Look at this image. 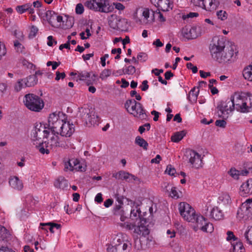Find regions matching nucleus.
<instances>
[{"label": "nucleus", "mask_w": 252, "mask_h": 252, "mask_svg": "<svg viewBox=\"0 0 252 252\" xmlns=\"http://www.w3.org/2000/svg\"><path fill=\"white\" fill-rule=\"evenodd\" d=\"M56 132L49 130L44 124H37L31 132L33 144L42 154L49 153L50 149L56 147L65 148L68 146V140L60 137Z\"/></svg>", "instance_id": "nucleus-1"}, {"label": "nucleus", "mask_w": 252, "mask_h": 252, "mask_svg": "<svg viewBox=\"0 0 252 252\" xmlns=\"http://www.w3.org/2000/svg\"><path fill=\"white\" fill-rule=\"evenodd\" d=\"M209 48L212 58L220 63H231L235 60L236 46L223 38H214Z\"/></svg>", "instance_id": "nucleus-2"}, {"label": "nucleus", "mask_w": 252, "mask_h": 252, "mask_svg": "<svg viewBox=\"0 0 252 252\" xmlns=\"http://www.w3.org/2000/svg\"><path fill=\"white\" fill-rule=\"evenodd\" d=\"M131 239L126 234L119 233L112 236L110 244L106 245L107 252H130Z\"/></svg>", "instance_id": "nucleus-3"}, {"label": "nucleus", "mask_w": 252, "mask_h": 252, "mask_svg": "<svg viewBox=\"0 0 252 252\" xmlns=\"http://www.w3.org/2000/svg\"><path fill=\"white\" fill-rule=\"evenodd\" d=\"M77 116L89 126L97 125L99 121L94 108L87 105L79 108Z\"/></svg>", "instance_id": "nucleus-4"}, {"label": "nucleus", "mask_w": 252, "mask_h": 252, "mask_svg": "<svg viewBox=\"0 0 252 252\" xmlns=\"http://www.w3.org/2000/svg\"><path fill=\"white\" fill-rule=\"evenodd\" d=\"M234 109L241 113L252 110V95H231Z\"/></svg>", "instance_id": "nucleus-5"}, {"label": "nucleus", "mask_w": 252, "mask_h": 252, "mask_svg": "<svg viewBox=\"0 0 252 252\" xmlns=\"http://www.w3.org/2000/svg\"><path fill=\"white\" fill-rule=\"evenodd\" d=\"M85 5L89 9H93L101 12L108 13L114 9L108 0H88Z\"/></svg>", "instance_id": "nucleus-6"}, {"label": "nucleus", "mask_w": 252, "mask_h": 252, "mask_svg": "<svg viewBox=\"0 0 252 252\" xmlns=\"http://www.w3.org/2000/svg\"><path fill=\"white\" fill-rule=\"evenodd\" d=\"M125 108L130 114L140 119H145L146 115L142 105L134 99L127 100L125 104Z\"/></svg>", "instance_id": "nucleus-7"}, {"label": "nucleus", "mask_w": 252, "mask_h": 252, "mask_svg": "<svg viewBox=\"0 0 252 252\" xmlns=\"http://www.w3.org/2000/svg\"><path fill=\"white\" fill-rule=\"evenodd\" d=\"M25 105L29 110L39 112L44 107V102L38 95H25L23 99Z\"/></svg>", "instance_id": "nucleus-8"}, {"label": "nucleus", "mask_w": 252, "mask_h": 252, "mask_svg": "<svg viewBox=\"0 0 252 252\" xmlns=\"http://www.w3.org/2000/svg\"><path fill=\"white\" fill-rule=\"evenodd\" d=\"M194 219V220L189 222L194 223L193 229L195 231L198 230L208 233H211L213 231L214 227L212 223L208 222L202 216L196 214Z\"/></svg>", "instance_id": "nucleus-9"}, {"label": "nucleus", "mask_w": 252, "mask_h": 252, "mask_svg": "<svg viewBox=\"0 0 252 252\" xmlns=\"http://www.w3.org/2000/svg\"><path fill=\"white\" fill-rule=\"evenodd\" d=\"M66 119V115L61 112L51 114L48 117V127L47 128L56 132Z\"/></svg>", "instance_id": "nucleus-10"}, {"label": "nucleus", "mask_w": 252, "mask_h": 252, "mask_svg": "<svg viewBox=\"0 0 252 252\" xmlns=\"http://www.w3.org/2000/svg\"><path fill=\"white\" fill-rule=\"evenodd\" d=\"M219 116L222 119H227L232 115L234 110V104L231 96L225 101H222L218 106Z\"/></svg>", "instance_id": "nucleus-11"}, {"label": "nucleus", "mask_w": 252, "mask_h": 252, "mask_svg": "<svg viewBox=\"0 0 252 252\" xmlns=\"http://www.w3.org/2000/svg\"><path fill=\"white\" fill-rule=\"evenodd\" d=\"M146 220H143L140 223H130L128 222L125 223L124 226L128 230H133V233L137 236H142L145 237L148 235L150 231L145 225Z\"/></svg>", "instance_id": "nucleus-12"}, {"label": "nucleus", "mask_w": 252, "mask_h": 252, "mask_svg": "<svg viewBox=\"0 0 252 252\" xmlns=\"http://www.w3.org/2000/svg\"><path fill=\"white\" fill-rule=\"evenodd\" d=\"M179 210L183 219L189 222L194 220V217L196 214L194 209L186 202H181L179 205Z\"/></svg>", "instance_id": "nucleus-13"}, {"label": "nucleus", "mask_w": 252, "mask_h": 252, "mask_svg": "<svg viewBox=\"0 0 252 252\" xmlns=\"http://www.w3.org/2000/svg\"><path fill=\"white\" fill-rule=\"evenodd\" d=\"M239 217L247 220L252 218V198L243 203L237 211Z\"/></svg>", "instance_id": "nucleus-14"}, {"label": "nucleus", "mask_w": 252, "mask_h": 252, "mask_svg": "<svg viewBox=\"0 0 252 252\" xmlns=\"http://www.w3.org/2000/svg\"><path fill=\"white\" fill-rule=\"evenodd\" d=\"M74 130V125L67 121L66 119L56 132L57 134H60L62 137H68L73 134Z\"/></svg>", "instance_id": "nucleus-15"}, {"label": "nucleus", "mask_w": 252, "mask_h": 252, "mask_svg": "<svg viewBox=\"0 0 252 252\" xmlns=\"http://www.w3.org/2000/svg\"><path fill=\"white\" fill-rule=\"evenodd\" d=\"M130 205H132V209L130 212V219L134 221V223H140L143 220H145L144 218H142L140 216L141 211L138 206L140 205V202H133L130 201Z\"/></svg>", "instance_id": "nucleus-16"}, {"label": "nucleus", "mask_w": 252, "mask_h": 252, "mask_svg": "<svg viewBox=\"0 0 252 252\" xmlns=\"http://www.w3.org/2000/svg\"><path fill=\"white\" fill-rule=\"evenodd\" d=\"M182 32L184 37L188 39H195L200 35L195 27L190 28L186 26L183 28Z\"/></svg>", "instance_id": "nucleus-17"}, {"label": "nucleus", "mask_w": 252, "mask_h": 252, "mask_svg": "<svg viewBox=\"0 0 252 252\" xmlns=\"http://www.w3.org/2000/svg\"><path fill=\"white\" fill-rule=\"evenodd\" d=\"M240 193L243 196L252 194V178L247 180L240 187Z\"/></svg>", "instance_id": "nucleus-18"}, {"label": "nucleus", "mask_w": 252, "mask_h": 252, "mask_svg": "<svg viewBox=\"0 0 252 252\" xmlns=\"http://www.w3.org/2000/svg\"><path fill=\"white\" fill-rule=\"evenodd\" d=\"M189 160L192 166L196 168H199L202 166V161L201 156L194 151L190 153Z\"/></svg>", "instance_id": "nucleus-19"}, {"label": "nucleus", "mask_w": 252, "mask_h": 252, "mask_svg": "<svg viewBox=\"0 0 252 252\" xmlns=\"http://www.w3.org/2000/svg\"><path fill=\"white\" fill-rule=\"evenodd\" d=\"M108 24L109 26L113 29H121L122 26L121 23L125 21V19H121L115 14H112L108 17Z\"/></svg>", "instance_id": "nucleus-20"}, {"label": "nucleus", "mask_w": 252, "mask_h": 252, "mask_svg": "<svg viewBox=\"0 0 252 252\" xmlns=\"http://www.w3.org/2000/svg\"><path fill=\"white\" fill-rule=\"evenodd\" d=\"M9 184L13 189L21 191L24 188L23 181L17 176H11L9 179Z\"/></svg>", "instance_id": "nucleus-21"}, {"label": "nucleus", "mask_w": 252, "mask_h": 252, "mask_svg": "<svg viewBox=\"0 0 252 252\" xmlns=\"http://www.w3.org/2000/svg\"><path fill=\"white\" fill-rule=\"evenodd\" d=\"M151 1L157 3V6L163 11H168L172 9V2L170 0H151Z\"/></svg>", "instance_id": "nucleus-22"}, {"label": "nucleus", "mask_w": 252, "mask_h": 252, "mask_svg": "<svg viewBox=\"0 0 252 252\" xmlns=\"http://www.w3.org/2000/svg\"><path fill=\"white\" fill-rule=\"evenodd\" d=\"M209 217L216 220H221L224 217L223 213L219 207H214L210 211Z\"/></svg>", "instance_id": "nucleus-23"}, {"label": "nucleus", "mask_w": 252, "mask_h": 252, "mask_svg": "<svg viewBox=\"0 0 252 252\" xmlns=\"http://www.w3.org/2000/svg\"><path fill=\"white\" fill-rule=\"evenodd\" d=\"M113 177L118 180H126L128 181H131L132 180H135V176L129 174L127 172L121 171L119 172L114 173L113 174Z\"/></svg>", "instance_id": "nucleus-24"}, {"label": "nucleus", "mask_w": 252, "mask_h": 252, "mask_svg": "<svg viewBox=\"0 0 252 252\" xmlns=\"http://www.w3.org/2000/svg\"><path fill=\"white\" fill-rule=\"evenodd\" d=\"M56 17V13L53 11L48 10L45 13V18L48 23L53 27L59 28L60 24H55Z\"/></svg>", "instance_id": "nucleus-25"}, {"label": "nucleus", "mask_w": 252, "mask_h": 252, "mask_svg": "<svg viewBox=\"0 0 252 252\" xmlns=\"http://www.w3.org/2000/svg\"><path fill=\"white\" fill-rule=\"evenodd\" d=\"M233 252H244L245 248L242 243L239 239H235L231 242Z\"/></svg>", "instance_id": "nucleus-26"}, {"label": "nucleus", "mask_w": 252, "mask_h": 252, "mask_svg": "<svg viewBox=\"0 0 252 252\" xmlns=\"http://www.w3.org/2000/svg\"><path fill=\"white\" fill-rule=\"evenodd\" d=\"M54 186L57 188L64 189L68 187V182L63 177H60L54 183Z\"/></svg>", "instance_id": "nucleus-27"}, {"label": "nucleus", "mask_w": 252, "mask_h": 252, "mask_svg": "<svg viewBox=\"0 0 252 252\" xmlns=\"http://www.w3.org/2000/svg\"><path fill=\"white\" fill-rule=\"evenodd\" d=\"M24 80L25 87L33 86L37 82V78L35 75H30Z\"/></svg>", "instance_id": "nucleus-28"}, {"label": "nucleus", "mask_w": 252, "mask_h": 252, "mask_svg": "<svg viewBox=\"0 0 252 252\" xmlns=\"http://www.w3.org/2000/svg\"><path fill=\"white\" fill-rule=\"evenodd\" d=\"M186 132L184 130L175 132L173 135L171 136V141L174 142H179L186 135Z\"/></svg>", "instance_id": "nucleus-29"}, {"label": "nucleus", "mask_w": 252, "mask_h": 252, "mask_svg": "<svg viewBox=\"0 0 252 252\" xmlns=\"http://www.w3.org/2000/svg\"><path fill=\"white\" fill-rule=\"evenodd\" d=\"M135 143L145 150H147L148 149V143L145 139L139 136L136 137Z\"/></svg>", "instance_id": "nucleus-30"}, {"label": "nucleus", "mask_w": 252, "mask_h": 252, "mask_svg": "<svg viewBox=\"0 0 252 252\" xmlns=\"http://www.w3.org/2000/svg\"><path fill=\"white\" fill-rule=\"evenodd\" d=\"M231 202V199L229 195L227 194H222L220 195L218 199V203L221 204L228 205Z\"/></svg>", "instance_id": "nucleus-31"}, {"label": "nucleus", "mask_w": 252, "mask_h": 252, "mask_svg": "<svg viewBox=\"0 0 252 252\" xmlns=\"http://www.w3.org/2000/svg\"><path fill=\"white\" fill-rule=\"evenodd\" d=\"M243 75L246 79L252 81V65H250L244 68Z\"/></svg>", "instance_id": "nucleus-32"}, {"label": "nucleus", "mask_w": 252, "mask_h": 252, "mask_svg": "<svg viewBox=\"0 0 252 252\" xmlns=\"http://www.w3.org/2000/svg\"><path fill=\"white\" fill-rule=\"evenodd\" d=\"M40 225L43 226H49V230L52 233H54L55 232L54 229L58 230L61 228V225L60 224L51 222L48 223H41Z\"/></svg>", "instance_id": "nucleus-33"}, {"label": "nucleus", "mask_w": 252, "mask_h": 252, "mask_svg": "<svg viewBox=\"0 0 252 252\" xmlns=\"http://www.w3.org/2000/svg\"><path fill=\"white\" fill-rule=\"evenodd\" d=\"M9 235L7 230L4 226L0 225V241L8 238Z\"/></svg>", "instance_id": "nucleus-34"}, {"label": "nucleus", "mask_w": 252, "mask_h": 252, "mask_svg": "<svg viewBox=\"0 0 252 252\" xmlns=\"http://www.w3.org/2000/svg\"><path fill=\"white\" fill-rule=\"evenodd\" d=\"M30 6H31V3H27L22 5L17 6L16 9L18 13L22 14L27 11L30 8Z\"/></svg>", "instance_id": "nucleus-35"}, {"label": "nucleus", "mask_w": 252, "mask_h": 252, "mask_svg": "<svg viewBox=\"0 0 252 252\" xmlns=\"http://www.w3.org/2000/svg\"><path fill=\"white\" fill-rule=\"evenodd\" d=\"M219 0H211L209 2V7H208V10L210 11L215 10L220 5Z\"/></svg>", "instance_id": "nucleus-36"}, {"label": "nucleus", "mask_w": 252, "mask_h": 252, "mask_svg": "<svg viewBox=\"0 0 252 252\" xmlns=\"http://www.w3.org/2000/svg\"><path fill=\"white\" fill-rule=\"evenodd\" d=\"M244 236L246 241L249 244L252 245V226L245 232Z\"/></svg>", "instance_id": "nucleus-37"}, {"label": "nucleus", "mask_w": 252, "mask_h": 252, "mask_svg": "<svg viewBox=\"0 0 252 252\" xmlns=\"http://www.w3.org/2000/svg\"><path fill=\"white\" fill-rule=\"evenodd\" d=\"M135 71V67L133 65H129L123 70L124 74L128 75H133Z\"/></svg>", "instance_id": "nucleus-38"}, {"label": "nucleus", "mask_w": 252, "mask_h": 252, "mask_svg": "<svg viewBox=\"0 0 252 252\" xmlns=\"http://www.w3.org/2000/svg\"><path fill=\"white\" fill-rule=\"evenodd\" d=\"M169 196L174 199H178V198H179V193L178 192L176 188L174 187H171L170 189Z\"/></svg>", "instance_id": "nucleus-39"}, {"label": "nucleus", "mask_w": 252, "mask_h": 252, "mask_svg": "<svg viewBox=\"0 0 252 252\" xmlns=\"http://www.w3.org/2000/svg\"><path fill=\"white\" fill-rule=\"evenodd\" d=\"M25 83L24 79H21L19 80L17 83L15 84L14 88L15 90L18 92L20 91L23 88L25 87Z\"/></svg>", "instance_id": "nucleus-40"}, {"label": "nucleus", "mask_w": 252, "mask_h": 252, "mask_svg": "<svg viewBox=\"0 0 252 252\" xmlns=\"http://www.w3.org/2000/svg\"><path fill=\"white\" fill-rule=\"evenodd\" d=\"M228 173L234 179H238L239 172L234 168H231Z\"/></svg>", "instance_id": "nucleus-41"}, {"label": "nucleus", "mask_w": 252, "mask_h": 252, "mask_svg": "<svg viewBox=\"0 0 252 252\" xmlns=\"http://www.w3.org/2000/svg\"><path fill=\"white\" fill-rule=\"evenodd\" d=\"M85 166H83L82 164L78 159V163H76L75 166L73 168V171H85Z\"/></svg>", "instance_id": "nucleus-42"}, {"label": "nucleus", "mask_w": 252, "mask_h": 252, "mask_svg": "<svg viewBox=\"0 0 252 252\" xmlns=\"http://www.w3.org/2000/svg\"><path fill=\"white\" fill-rule=\"evenodd\" d=\"M204 0H191V2L196 6H199L207 10L204 3Z\"/></svg>", "instance_id": "nucleus-43"}, {"label": "nucleus", "mask_w": 252, "mask_h": 252, "mask_svg": "<svg viewBox=\"0 0 252 252\" xmlns=\"http://www.w3.org/2000/svg\"><path fill=\"white\" fill-rule=\"evenodd\" d=\"M217 15L219 19L221 20H224L227 19V14L225 11L220 10L217 13Z\"/></svg>", "instance_id": "nucleus-44"}, {"label": "nucleus", "mask_w": 252, "mask_h": 252, "mask_svg": "<svg viewBox=\"0 0 252 252\" xmlns=\"http://www.w3.org/2000/svg\"><path fill=\"white\" fill-rule=\"evenodd\" d=\"M38 31V29L36 27L34 26H32L31 28L30 32L29 34V38H32L35 37Z\"/></svg>", "instance_id": "nucleus-45"}, {"label": "nucleus", "mask_w": 252, "mask_h": 252, "mask_svg": "<svg viewBox=\"0 0 252 252\" xmlns=\"http://www.w3.org/2000/svg\"><path fill=\"white\" fill-rule=\"evenodd\" d=\"M226 235L227 237L226 239L227 241H230L231 242H233L235 239H239L238 238L235 237L232 231H228L226 233Z\"/></svg>", "instance_id": "nucleus-46"}, {"label": "nucleus", "mask_w": 252, "mask_h": 252, "mask_svg": "<svg viewBox=\"0 0 252 252\" xmlns=\"http://www.w3.org/2000/svg\"><path fill=\"white\" fill-rule=\"evenodd\" d=\"M165 172L169 175L173 176L176 171V169L171 165H168L166 167Z\"/></svg>", "instance_id": "nucleus-47"}, {"label": "nucleus", "mask_w": 252, "mask_h": 252, "mask_svg": "<svg viewBox=\"0 0 252 252\" xmlns=\"http://www.w3.org/2000/svg\"><path fill=\"white\" fill-rule=\"evenodd\" d=\"M111 74V71L110 69H104L100 74V77L102 79H104L109 76Z\"/></svg>", "instance_id": "nucleus-48"}, {"label": "nucleus", "mask_w": 252, "mask_h": 252, "mask_svg": "<svg viewBox=\"0 0 252 252\" xmlns=\"http://www.w3.org/2000/svg\"><path fill=\"white\" fill-rule=\"evenodd\" d=\"M73 164L71 163L70 159L64 163V170L65 171H73Z\"/></svg>", "instance_id": "nucleus-49"}, {"label": "nucleus", "mask_w": 252, "mask_h": 252, "mask_svg": "<svg viewBox=\"0 0 252 252\" xmlns=\"http://www.w3.org/2000/svg\"><path fill=\"white\" fill-rule=\"evenodd\" d=\"M223 120H218L215 122V125L219 127L224 128L226 125V122Z\"/></svg>", "instance_id": "nucleus-50"}, {"label": "nucleus", "mask_w": 252, "mask_h": 252, "mask_svg": "<svg viewBox=\"0 0 252 252\" xmlns=\"http://www.w3.org/2000/svg\"><path fill=\"white\" fill-rule=\"evenodd\" d=\"M84 10V6L82 3H78L76 5L75 11L77 14H81L83 13Z\"/></svg>", "instance_id": "nucleus-51"}, {"label": "nucleus", "mask_w": 252, "mask_h": 252, "mask_svg": "<svg viewBox=\"0 0 252 252\" xmlns=\"http://www.w3.org/2000/svg\"><path fill=\"white\" fill-rule=\"evenodd\" d=\"M121 203L119 202V205H117L114 209V213L115 215H120V213L123 212V210L121 209Z\"/></svg>", "instance_id": "nucleus-52"}, {"label": "nucleus", "mask_w": 252, "mask_h": 252, "mask_svg": "<svg viewBox=\"0 0 252 252\" xmlns=\"http://www.w3.org/2000/svg\"><path fill=\"white\" fill-rule=\"evenodd\" d=\"M146 127L147 129L149 130L151 127L150 125L149 124H146L143 126H139L138 128V131L141 134H142L145 131Z\"/></svg>", "instance_id": "nucleus-53"}, {"label": "nucleus", "mask_w": 252, "mask_h": 252, "mask_svg": "<svg viewBox=\"0 0 252 252\" xmlns=\"http://www.w3.org/2000/svg\"><path fill=\"white\" fill-rule=\"evenodd\" d=\"M198 13L196 12H190L187 15H184L182 16V18L184 20L188 19L189 18H193L194 17H197L198 16Z\"/></svg>", "instance_id": "nucleus-54"}, {"label": "nucleus", "mask_w": 252, "mask_h": 252, "mask_svg": "<svg viewBox=\"0 0 252 252\" xmlns=\"http://www.w3.org/2000/svg\"><path fill=\"white\" fill-rule=\"evenodd\" d=\"M14 45L15 48H17L18 52H22L23 51L24 47L18 40H15L14 41Z\"/></svg>", "instance_id": "nucleus-55"}, {"label": "nucleus", "mask_w": 252, "mask_h": 252, "mask_svg": "<svg viewBox=\"0 0 252 252\" xmlns=\"http://www.w3.org/2000/svg\"><path fill=\"white\" fill-rule=\"evenodd\" d=\"M140 88L143 91H146V90H147L149 88V86L148 85V81H143L142 83V85L140 86Z\"/></svg>", "instance_id": "nucleus-56"}, {"label": "nucleus", "mask_w": 252, "mask_h": 252, "mask_svg": "<svg viewBox=\"0 0 252 252\" xmlns=\"http://www.w3.org/2000/svg\"><path fill=\"white\" fill-rule=\"evenodd\" d=\"M199 91V87H194L190 91L188 94H198Z\"/></svg>", "instance_id": "nucleus-57"}, {"label": "nucleus", "mask_w": 252, "mask_h": 252, "mask_svg": "<svg viewBox=\"0 0 252 252\" xmlns=\"http://www.w3.org/2000/svg\"><path fill=\"white\" fill-rule=\"evenodd\" d=\"M56 74V77L55 78V80L57 81L59 80L61 78L63 79L65 77V74L64 72L60 73V72L57 71Z\"/></svg>", "instance_id": "nucleus-58"}, {"label": "nucleus", "mask_w": 252, "mask_h": 252, "mask_svg": "<svg viewBox=\"0 0 252 252\" xmlns=\"http://www.w3.org/2000/svg\"><path fill=\"white\" fill-rule=\"evenodd\" d=\"M79 77H80V80H84V78L90 77V73L89 72L83 73L82 72L79 73Z\"/></svg>", "instance_id": "nucleus-59"}, {"label": "nucleus", "mask_w": 252, "mask_h": 252, "mask_svg": "<svg viewBox=\"0 0 252 252\" xmlns=\"http://www.w3.org/2000/svg\"><path fill=\"white\" fill-rule=\"evenodd\" d=\"M7 85L5 83L0 84V94H4L7 90Z\"/></svg>", "instance_id": "nucleus-60"}, {"label": "nucleus", "mask_w": 252, "mask_h": 252, "mask_svg": "<svg viewBox=\"0 0 252 252\" xmlns=\"http://www.w3.org/2000/svg\"><path fill=\"white\" fill-rule=\"evenodd\" d=\"M198 95H188V100L192 103H195L197 100Z\"/></svg>", "instance_id": "nucleus-61"}, {"label": "nucleus", "mask_w": 252, "mask_h": 252, "mask_svg": "<svg viewBox=\"0 0 252 252\" xmlns=\"http://www.w3.org/2000/svg\"><path fill=\"white\" fill-rule=\"evenodd\" d=\"M95 201L100 203L102 202L103 199L101 193H98L96 194L94 199Z\"/></svg>", "instance_id": "nucleus-62"}, {"label": "nucleus", "mask_w": 252, "mask_h": 252, "mask_svg": "<svg viewBox=\"0 0 252 252\" xmlns=\"http://www.w3.org/2000/svg\"><path fill=\"white\" fill-rule=\"evenodd\" d=\"M161 158L160 156V155H157L155 158H153L151 160V162L152 163H158L159 162L160 160H161Z\"/></svg>", "instance_id": "nucleus-63"}, {"label": "nucleus", "mask_w": 252, "mask_h": 252, "mask_svg": "<svg viewBox=\"0 0 252 252\" xmlns=\"http://www.w3.org/2000/svg\"><path fill=\"white\" fill-rule=\"evenodd\" d=\"M209 88L210 89L211 92L213 94L218 93V90L216 87H214L213 85H209Z\"/></svg>", "instance_id": "nucleus-64"}]
</instances>
